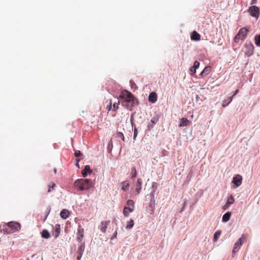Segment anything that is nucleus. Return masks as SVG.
I'll return each mask as SVG.
<instances>
[{"mask_svg": "<svg viewBox=\"0 0 260 260\" xmlns=\"http://www.w3.org/2000/svg\"><path fill=\"white\" fill-rule=\"evenodd\" d=\"M74 186L79 190L83 191L89 189L93 186V183L91 179H79L74 182Z\"/></svg>", "mask_w": 260, "mask_h": 260, "instance_id": "f257e3e1", "label": "nucleus"}, {"mask_svg": "<svg viewBox=\"0 0 260 260\" xmlns=\"http://www.w3.org/2000/svg\"><path fill=\"white\" fill-rule=\"evenodd\" d=\"M21 229L20 223L16 222H9L4 225L3 230L5 234H12L18 232Z\"/></svg>", "mask_w": 260, "mask_h": 260, "instance_id": "f03ea898", "label": "nucleus"}, {"mask_svg": "<svg viewBox=\"0 0 260 260\" xmlns=\"http://www.w3.org/2000/svg\"><path fill=\"white\" fill-rule=\"evenodd\" d=\"M134 95L126 90L122 91L119 95V99L121 102L126 101L127 102L134 103Z\"/></svg>", "mask_w": 260, "mask_h": 260, "instance_id": "7ed1b4c3", "label": "nucleus"}, {"mask_svg": "<svg viewBox=\"0 0 260 260\" xmlns=\"http://www.w3.org/2000/svg\"><path fill=\"white\" fill-rule=\"evenodd\" d=\"M248 31V29L245 27L241 28L238 34L235 37L234 41L238 43L239 40L243 41L245 39Z\"/></svg>", "mask_w": 260, "mask_h": 260, "instance_id": "20e7f679", "label": "nucleus"}, {"mask_svg": "<svg viewBox=\"0 0 260 260\" xmlns=\"http://www.w3.org/2000/svg\"><path fill=\"white\" fill-rule=\"evenodd\" d=\"M248 11H249L250 14L252 16L254 17L257 18L258 17L259 14V8L257 6H251L249 8Z\"/></svg>", "mask_w": 260, "mask_h": 260, "instance_id": "39448f33", "label": "nucleus"}, {"mask_svg": "<svg viewBox=\"0 0 260 260\" xmlns=\"http://www.w3.org/2000/svg\"><path fill=\"white\" fill-rule=\"evenodd\" d=\"M246 237L243 235L242 237L239 239L238 241L234 244V248L233 250V253H236L240 248L243 242L245 240Z\"/></svg>", "mask_w": 260, "mask_h": 260, "instance_id": "423d86ee", "label": "nucleus"}, {"mask_svg": "<svg viewBox=\"0 0 260 260\" xmlns=\"http://www.w3.org/2000/svg\"><path fill=\"white\" fill-rule=\"evenodd\" d=\"M242 177L240 175H237L234 177L233 183L234 184V188L239 187L242 183Z\"/></svg>", "mask_w": 260, "mask_h": 260, "instance_id": "0eeeda50", "label": "nucleus"}, {"mask_svg": "<svg viewBox=\"0 0 260 260\" xmlns=\"http://www.w3.org/2000/svg\"><path fill=\"white\" fill-rule=\"evenodd\" d=\"M246 50L245 53L248 56H250L253 54L254 52V46L251 43L246 44Z\"/></svg>", "mask_w": 260, "mask_h": 260, "instance_id": "6e6552de", "label": "nucleus"}, {"mask_svg": "<svg viewBox=\"0 0 260 260\" xmlns=\"http://www.w3.org/2000/svg\"><path fill=\"white\" fill-rule=\"evenodd\" d=\"M110 223V221H102L101 224L99 226V229L101 230L102 232L103 233H105L106 232V230L108 225Z\"/></svg>", "mask_w": 260, "mask_h": 260, "instance_id": "1a4fd4ad", "label": "nucleus"}, {"mask_svg": "<svg viewBox=\"0 0 260 260\" xmlns=\"http://www.w3.org/2000/svg\"><path fill=\"white\" fill-rule=\"evenodd\" d=\"M84 236V229L80 225L78 229V233L77 236V241L80 243L82 241Z\"/></svg>", "mask_w": 260, "mask_h": 260, "instance_id": "9d476101", "label": "nucleus"}, {"mask_svg": "<svg viewBox=\"0 0 260 260\" xmlns=\"http://www.w3.org/2000/svg\"><path fill=\"white\" fill-rule=\"evenodd\" d=\"M92 172V170L90 169V166L86 165L85 166L84 169L82 171V176L83 177H86L88 174H90Z\"/></svg>", "mask_w": 260, "mask_h": 260, "instance_id": "9b49d317", "label": "nucleus"}, {"mask_svg": "<svg viewBox=\"0 0 260 260\" xmlns=\"http://www.w3.org/2000/svg\"><path fill=\"white\" fill-rule=\"evenodd\" d=\"M148 100L152 103H154L157 101V94L154 92H152L150 93Z\"/></svg>", "mask_w": 260, "mask_h": 260, "instance_id": "f8f14e48", "label": "nucleus"}, {"mask_svg": "<svg viewBox=\"0 0 260 260\" xmlns=\"http://www.w3.org/2000/svg\"><path fill=\"white\" fill-rule=\"evenodd\" d=\"M142 180L141 178H139L137 180V184L136 186L135 191L137 194L140 192V190L142 188Z\"/></svg>", "mask_w": 260, "mask_h": 260, "instance_id": "ddd939ff", "label": "nucleus"}, {"mask_svg": "<svg viewBox=\"0 0 260 260\" xmlns=\"http://www.w3.org/2000/svg\"><path fill=\"white\" fill-rule=\"evenodd\" d=\"M211 71V68L210 66L206 67L203 71L201 73L200 76L204 77L208 75Z\"/></svg>", "mask_w": 260, "mask_h": 260, "instance_id": "4468645a", "label": "nucleus"}, {"mask_svg": "<svg viewBox=\"0 0 260 260\" xmlns=\"http://www.w3.org/2000/svg\"><path fill=\"white\" fill-rule=\"evenodd\" d=\"M134 211V208L125 207L123 209V213L125 217L129 216V213Z\"/></svg>", "mask_w": 260, "mask_h": 260, "instance_id": "2eb2a0df", "label": "nucleus"}, {"mask_svg": "<svg viewBox=\"0 0 260 260\" xmlns=\"http://www.w3.org/2000/svg\"><path fill=\"white\" fill-rule=\"evenodd\" d=\"M190 123V121L185 118H182L180 120V123L179 125V127L188 126Z\"/></svg>", "mask_w": 260, "mask_h": 260, "instance_id": "dca6fc26", "label": "nucleus"}, {"mask_svg": "<svg viewBox=\"0 0 260 260\" xmlns=\"http://www.w3.org/2000/svg\"><path fill=\"white\" fill-rule=\"evenodd\" d=\"M60 215L62 218L66 219L69 217V216L70 215V212H69V210H68L67 209H63L60 212Z\"/></svg>", "mask_w": 260, "mask_h": 260, "instance_id": "f3484780", "label": "nucleus"}, {"mask_svg": "<svg viewBox=\"0 0 260 260\" xmlns=\"http://www.w3.org/2000/svg\"><path fill=\"white\" fill-rule=\"evenodd\" d=\"M201 39L200 34L196 31H193L191 36V39L196 41H199Z\"/></svg>", "mask_w": 260, "mask_h": 260, "instance_id": "a211bd4d", "label": "nucleus"}, {"mask_svg": "<svg viewBox=\"0 0 260 260\" xmlns=\"http://www.w3.org/2000/svg\"><path fill=\"white\" fill-rule=\"evenodd\" d=\"M122 105L125 107L127 109L132 110V107L133 106V103L127 102L126 101L121 102Z\"/></svg>", "mask_w": 260, "mask_h": 260, "instance_id": "6ab92c4d", "label": "nucleus"}, {"mask_svg": "<svg viewBox=\"0 0 260 260\" xmlns=\"http://www.w3.org/2000/svg\"><path fill=\"white\" fill-rule=\"evenodd\" d=\"M55 227L54 236L55 238H57L60 233V225L59 224H57L55 225Z\"/></svg>", "mask_w": 260, "mask_h": 260, "instance_id": "aec40b11", "label": "nucleus"}, {"mask_svg": "<svg viewBox=\"0 0 260 260\" xmlns=\"http://www.w3.org/2000/svg\"><path fill=\"white\" fill-rule=\"evenodd\" d=\"M233 100V96H230L227 98V99L224 100L222 102V106L225 107L227 106Z\"/></svg>", "mask_w": 260, "mask_h": 260, "instance_id": "412c9836", "label": "nucleus"}, {"mask_svg": "<svg viewBox=\"0 0 260 260\" xmlns=\"http://www.w3.org/2000/svg\"><path fill=\"white\" fill-rule=\"evenodd\" d=\"M41 236L43 238L48 239L50 237V234L46 230H44L41 233Z\"/></svg>", "mask_w": 260, "mask_h": 260, "instance_id": "4be33fe9", "label": "nucleus"}, {"mask_svg": "<svg viewBox=\"0 0 260 260\" xmlns=\"http://www.w3.org/2000/svg\"><path fill=\"white\" fill-rule=\"evenodd\" d=\"M231 213L230 212H228L225 213L222 216V221L223 222H227L230 220Z\"/></svg>", "mask_w": 260, "mask_h": 260, "instance_id": "5701e85b", "label": "nucleus"}, {"mask_svg": "<svg viewBox=\"0 0 260 260\" xmlns=\"http://www.w3.org/2000/svg\"><path fill=\"white\" fill-rule=\"evenodd\" d=\"M56 186L55 183L54 182H50L48 186V192H50L54 189L55 187Z\"/></svg>", "mask_w": 260, "mask_h": 260, "instance_id": "b1692460", "label": "nucleus"}, {"mask_svg": "<svg viewBox=\"0 0 260 260\" xmlns=\"http://www.w3.org/2000/svg\"><path fill=\"white\" fill-rule=\"evenodd\" d=\"M121 184L122 185V189L123 191H125L128 189L129 184L127 181H123L122 182Z\"/></svg>", "mask_w": 260, "mask_h": 260, "instance_id": "393cba45", "label": "nucleus"}, {"mask_svg": "<svg viewBox=\"0 0 260 260\" xmlns=\"http://www.w3.org/2000/svg\"><path fill=\"white\" fill-rule=\"evenodd\" d=\"M220 235H221V231H218L216 232L214 234L213 241L214 242L217 241L218 240L219 236H220Z\"/></svg>", "mask_w": 260, "mask_h": 260, "instance_id": "a878e982", "label": "nucleus"}, {"mask_svg": "<svg viewBox=\"0 0 260 260\" xmlns=\"http://www.w3.org/2000/svg\"><path fill=\"white\" fill-rule=\"evenodd\" d=\"M134 224V220L133 219L129 220V221H128L127 223V224L126 226V229H131V228H132L133 227Z\"/></svg>", "mask_w": 260, "mask_h": 260, "instance_id": "bb28decb", "label": "nucleus"}, {"mask_svg": "<svg viewBox=\"0 0 260 260\" xmlns=\"http://www.w3.org/2000/svg\"><path fill=\"white\" fill-rule=\"evenodd\" d=\"M235 202V199L233 196L231 195L228 197L226 203L229 205H232Z\"/></svg>", "mask_w": 260, "mask_h": 260, "instance_id": "cd10ccee", "label": "nucleus"}, {"mask_svg": "<svg viewBox=\"0 0 260 260\" xmlns=\"http://www.w3.org/2000/svg\"><path fill=\"white\" fill-rule=\"evenodd\" d=\"M254 40L256 45L258 47H260V35L255 36Z\"/></svg>", "mask_w": 260, "mask_h": 260, "instance_id": "c85d7f7f", "label": "nucleus"}, {"mask_svg": "<svg viewBox=\"0 0 260 260\" xmlns=\"http://www.w3.org/2000/svg\"><path fill=\"white\" fill-rule=\"evenodd\" d=\"M107 102H108L109 104H108V105H107L106 108L108 111H110L112 109L113 110V108L112 107V101L111 100H109L107 101Z\"/></svg>", "mask_w": 260, "mask_h": 260, "instance_id": "c756f323", "label": "nucleus"}, {"mask_svg": "<svg viewBox=\"0 0 260 260\" xmlns=\"http://www.w3.org/2000/svg\"><path fill=\"white\" fill-rule=\"evenodd\" d=\"M126 204L128 206V207H130L131 206H132V208H134L135 203L133 200H128L127 201Z\"/></svg>", "mask_w": 260, "mask_h": 260, "instance_id": "7c9ffc66", "label": "nucleus"}, {"mask_svg": "<svg viewBox=\"0 0 260 260\" xmlns=\"http://www.w3.org/2000/svg\"><path fill=\"white\" fill-rule=\"evenodd\" d=\"M119 103L120 102L118 101L117 103H114L113 104V111H115L118 109V105H119Z\"/></svg>", "mask_w": 260, "mask_h": 260, "instance_id": "2f4dec72", "label": "nucleus"}, {"mask_svg": "<svg viewBox=\"0 0 260 260\" xmlns=\"http://www.w3.org/2000/svg\"><path fill=\"white\" fill-rule=\"evenodd\" d=\"M132 178H135L137 176V171L135 168H133L132 169V173H131Z\"/></svg>", "mask_w": 260, "mask_h": 260, "instance_id": "473e14b6", "label": "nucleus"}, {"mask_svg": "<svg viewBox=\"0 0 260 260\" xmlns=\"http://www.w3.org/2000/svg\"><path fill=\"white\" fill-rule=\"evenodd\" d=\"M116 135L117 138L121 139L123 141H124V137L122 133L118 132Z\"/></svg>", "mask_w": 260, "mask_h": 260, "instance_id": "72a5a7b5", "label": "nucleus"}, {"mask_svg": "<svg viewBox=\"0 0 260 260\" xmlns=\"http://www.w3.org/2000/svg\"><path fill=\"white\" fill-rule=\"evenodd\" d=\"M199 66H200V62L198 61H195L194 62V63H193V67L196 69L197 70L199 67Z\"/></svg>", "mask_w": 260, "mask_h": 260, "instance_id": "f704fd0d", "label": "nucleus"}, {"mask_svg": "<svg viewBox=\"0 0 260 260\" xmlns=\"http://www.w3.org/2000/svg\"><path fill=\"white\" fill-rule=\"evenodd\" d=\"M113 147L112 141L111 140L108 143V150L111 151Z\"/></svg>", "mask_w": 260, "mask_h": 260, "instance_id": "c9c22d12", "label": "nucleus"}, {"mask_svg": "<svg viewBox=\"0 0 260 260\" xmlns=\"http://www.w3.org/2000/svg\"><path fill=\"white\" fill-rule=\"evenodd\" d=\"M158 120V119L156 117H153L152 118L151 122L153 124H155Z\"/></svg>", "mask_w": 260, "mask_h": 260, "instance_id": "e433bc0d", "label": "nucleus"}, {"mask_svg": "<svg viewBox=\"0 0 260 260\" xmlns=\"http://www.w3.org/2000/svg\"><path fill=\"white\" fill-rule=\"evenodd\" d=\"M74 154L76 157H79L81 155V153L79 150H76Z\"/></svg>", "mask_w": 260, "mask_h": 260, "instance_id": "4c0bfd02", "label": "nucleus"}, {"mask_svg": "<svg viewBox=\"0 0 260 260\" xmlns=\"http://www.w3.org/2000/svg\"><path fill=\"white\" fill-rule=\"evenodd\" d=\"M137 133H138L137 129L136 128H135L134 132V140H135V139L137 136Z\"/></svg>", "mask_w": 260, "mask_h": 260, "instance_id": "58836bf2", "label": "nucleus"}, {"mask_svg": "<svg viewBox=\"0 0 260 260\" xmlns=\"http://www.w3.org/2000/svg\"><path fill=\"white\" fill-rule=\"evenodd\" d=\"M77 254H78V255L77 257V259L78 260H80V259L82 257V253L81 252H77Z\"/></svg>", "mask_w": 260, "mask_h": 260, "instance_id": "ea45409f", "label": "nucleus"}, {"mask_svg": "<svg viewBox=\"0 0 260 260\" xmlns=\"http://www.w3.org/2000/svg\"><path fill=\"white\" fill-rule=\"evenodd\" d=\"M230 205L229 204H228V203H226V204H225V205L223 207V210H226L229 207H230Z\"/></svg>", "mask_w": 260, "mask_h": 260, "instance_id": "a19ab883", "label": "nucleus"}, {"mask_svg": "<svg viewBox=\"0 0 260 260\" xmlns=\"http://www.w3.org/2000/svg\"><path fill=\"white\" fill-rule=\"evenodd\" d=\"M190 72H191L192 73H195L196 72V70L193 67H192L190 69Z\"/></svg>", "mask_w": 260, "mask_h": 260, "instance_id": "79ce46f5", "label": "nucleus"}, {"mask_svg": "<svg viewBox=\"0 0 260 260\" xmlns=\"http://www.w3.org/2000/svg\"><path fill=\"white\" fill-rule=\"evenodd\" d=\"M117 235V231H116L115 232V233L113 234V235L111 238V239H113L114 238H116Z\"/></svg>", "mask_w": 260, "mask_h": 260, "instance_id": "37998d69", "label": "nucleus"}, {"mask_svg": "<svg viewBox=\"0 0 260 260\" xmlns=\"http://www.w3.org/2000/svg\"><path fill=\"white\" fill-rule=\"evenodd\" d=\"M83 250L84 247L83 248L81 246L79 247L78 252H81L82 253H83Z\"/></svg>", "mask_w": 260, "mask_h": 260, "instance_id": "c03bdc74", "label": "nucleus"}, {"mask_svg": "<svg viewBox=\"0 0 260 260\" xmlns=\"http://www.w3.org/2000/svg\"><path fill=\"white\" fill-rule=\"evenodd\" d=\"M153 125H154V124H153L152 123L151 124H149V125H148L149 129H151V128H153Z\"/></svg>", "mask_w": 260, "mask_h": 260, "instance_id": "a18cd8bd", "label": "nucleus"}, {"mask_svg": "<svg viewBox=\"0 0 260 260\" xmlns=\"http://www.w3.org/2000/svg\"><path fill=\"white\" fill-rule=\"evenodd\" d=\"M239 92V90L238 89H237L235 91V93L234 94H233V97L235 95H236Z\"/></svg>", "mask_w": 260, "mask_h": 260, "instance_id": "49530a36", "label": "nucleus"}, {"mask_svg": "<svg viewBox=\"0 0 260 260\" xmlns=\"http://www.w3.org/2000/svg\"><path fill=\"white\" fill-rule=\"evenodd\" d=\"M256 1H257V0H252L251 1V4L252 5V4H256Z\"/></svg>", "mask_w": 260, "mask_h": 260, "instance_id": "de8ad7c7", "label": "nucleus"}, {"mask_svg": "<svg viewBox=\"0 0 260 260\" xmlns=\"http://www.w3.org/2000/svg\"><path fill=\"white\" fill-rule=\"evenodd\" d=\"M185 206H186V205H185V204H184V206H183V208H182V210L181 211V212L182 211H183V210H184V208H185Z\"/></svg>", "mask_w": 260, "mask_h": 260, "instance_id": "09e8293b", "label": "nucleus"}, {"mask_svg": "<svg viewBox=\"0 0 260 260\" xmlns=\"http://www.w3.org/2000/svg\"><path fill=\"white\" fill-rule=\"evenodd\" d=\"M155 191V189H154V190H153V192H152V194H153V195L154 194V193Z\"/></svg>", "mask_w": 260, "mask_h": 260, "instance_id": "8fccbe9b", "label": "nucleus"}, {"mask_svg": "<svg viewBox=\"0 0 260 260\" xmlns=\"http://www.w3.org/2000/svg\"><path fill=\"white\" fill-rule=\"evenodd\" d=\"M54 173H56V169H54Z\"/></svg>", "mask_w": 260, "mask_h": 260, "instance_id": "3c124183", "label": "nucleus"}, {"mask_svg": "<svg viewBox=\"0 0 260 260\" xmlns=\"http://www.w3.org/2000/svg\"><path fill=\"white\" fill-rule=\"evenodd\" d=\"M77 166L78 168H79V165L78 163H77Z\"/></svg>", "mask_w": 260, "mask_h": 260, "instance_id": "603ef678", "label": "nucleus"}]
</instances>
